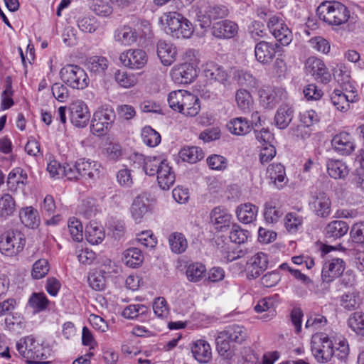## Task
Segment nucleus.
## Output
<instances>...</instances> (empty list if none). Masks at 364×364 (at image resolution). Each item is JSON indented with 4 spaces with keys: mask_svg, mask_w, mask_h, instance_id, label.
I'll list each match as a JSON object with an SVG mask.
<instances>
[{
    "mask_svg": "<svg viewBox=\"0 0 364 364\" xmlns=\"http://www.w3.org/2000/svg\"><path fill=\"white\" fill-rule=\"evenodd\" d=\"M311 351L319 363H327L333 357L345 361L350 353L347 339L341 335L329 336L325 333H316L311 339Z\"/></svg>",
    "mask_w": 364,
    "mask_h": 364,
    "instance_id": "f257e3e1",
    "label": "nucleus"
},
{
    "mask_svg": "<svg viewBox=\"0 0 364 364\" xmlns=\"http://www.w3.org/2000/svg\"><path fill=\"white\" fill-rule=\"evenodd\" d=\"M320 20L331 26H341L347 23L350 11L347 6L339 1H323L316 10Z\"/></svg>",
    "mask_w": 364,
    "mask_h": 364,
    "instance_id": "f03ea898",
    "label": "nucleus"
},
{
    "mask_svg": "<svg viewBox=\"0 0 364 364\" xmlns=\"http://www.w3.org/2000/svg\"><path fill=\"white\" fill-rule=\"evenodd\" d=\"M165 23V31L173 38H189L194 32L192 23L178 12H168L161 18Z\"/></svg>",
    "mask_w": 364,
    "mask_h": 364,
    "instance_id": "7ed1b4c3",
    "label": "nucleus"
},
{
    "mask_svg": "<svg viewBox=\"0 0 364 364\" xmlns=\"http://www.w3.org/2000/svg\"><path fill=\"white\" fill-rule=\"evenodd\" d=\"M60 76L62 81L73 89L83 90L90 82L85 70L77 65H65L60 69Z\"/></svg>",
    "mask_w": 364,
    "mask_h": 364,
    "instance_id": "20e7f679",
    "label": "nucleus"
},
{
    "mask_svg": "<svg viewBox=\"0 0 364 364\" xmlns=\"http://www.w3.org/2000/svg\"><path fill=\"white\" fill-rule=\"evenodd\" d=\"M23 235L17 230H9L0 236V252L6 256H14L25 246Z\"/></svg>",
    "mask_w": 364,
    "mask_h": 364,
    "instance_id": "39448f33",
    "label": "nucleus"
},
{
    "mask_svg": "<svg viewBox=\"0 0 364 364\" xmlns=\"http://www.w3.org/2000/svg\"><path fill=\"white\" fill-rule=\"evenodd\" d=\"M115 118L113 109L110 107L100 108L93 115L90 129L94 134L104 135L111 127Z\"/></svg>",
    "mask_w": 364,
    "mask_h": 364,
    "instance_id": "423d86ee",
    "label": "nucleus"
},
{
    "mask_svg": "<svg viewBox=\"0 0 364 364\" xmlns=\"http://www.w3.org/2000/svg\"><path fill=\"white\" fill-rule=\"evenodd\" d=\"M305 72L316 81L327 84L331 80V75L322 60L311 56L305 61Z\"/></svg>",
    "mask_w": 364,
    "mask_h": 364,
    "instance_id": "0eeeda50",
    "label": "nucleus"
},
{
    "mask_svg": "<svg viewBox=\"0 0 364 364\" xmlns=\"http://www.w3.org/2000/svg\"><path fill=\"white\" fill-rule=\"evenodd\" d=\"M190 61H192L191 58H190ZM197 75V66L193 62H186L175 65L171 71L172 80L178 84L191 83Z\"/></svg>",
    "mask_w": 364,
    "mask_h": 364,
    "instance_id": "6e6552de",
    "label": "nucleus"
},
{
    "mask_svg": "<svg viewBox=\"0 0 364 364\" xmlns=\"http://www.w3.org/2000/svg\"><path fill=\"white\" fill-rule=\"evenodd\" d=\"M70 122L75 127H85L90 118L87 105L82 100H76L68 107Z\"/></svg>",
    "mask_w": 364,
    "mask_h": 364,
    "instance_id": "1a4fd4ad",
    "label": "nucleus"
},
{
    "mask_svg": "<svg viewBox=\"0 0 364 364\" xmlns=\"http://www.w3.org/2000/svg\"><path fill=\"white\" fill-rule=\"evenodd\" d=\"M268 28L276 40L282 46H288L293 39L291 30L282 19L272 16L269 19Z\"/></svg>",
    "mask_w": 364,
    "mask_h": 364,
    "instance_id": "9d476101",
    "label": "nucleus"
},
{
    "mask_svg": "<svg viewBox=\"0 0 364 364\" xmlns=\"http://www.w3.org/2000/svg\"><path fill=\"white\" fill-rule=\"evenodd\" d=\"M345 268L346 262L343 259L338 257L326 259L322 267V280L326 283L333 282L343 274Z\"/></svg>",
    "mask_w": 364,
    "mask_h": 364,
    "instance_id": "9b49d317",
    "label": "nucleus"
},
{
    "mask_svg": "<svg viewBox=\"0 0 364 364\" xmlns=\"http://www.w3.org/2000/svg\"><path fill=\"white\" fill-rule=\"evenodd\" d=\"M119 60L126 67L140 69L147 63L148 57L141 49H129L120 55Z\"/></svg>",
    "mask_w": 364,
    "mask_h": 364,
    "instance_id": "f8f14e48",
    "label": "nucleus"
},
{
    "mask_svg": "<svg viewBox=\"0 0 364 364\" xmlns=\"http://www.w3.org/2000/svg\"><path fill=\"white\" fill-rule=\"evenodd\" d=\"M203 73L205 79L212 83L218 82L225 86L230 84V75L222 66L213 63H207Z\"/></svg>",
    "mask_w": 364,
    "mask_h": 364,
    "instance_id": "ddd939ff",
    "label": "nucleus"
},
{
    "mask_svg": "<svg viewBox=\"0 0 364 364\" xmlns=\"http://www.w3.org/2000/svg\"><path fill=\"white\" fill-rule=\"evenodd\" d=\"M239 27L236 22L223 20L215 23L211 28L212 34L217 38L230 39L238 33Z\"/></svg>",
    "mask_w": 364,
    "mask_h": 364,
    "instance_id": "4468645a",
    "label": "nucleus"
},
{
    "mask_svg": "<svg viewBox=\"0 0 364 364\" xmlns=\"http://www.w3.org/2000/svg\"><path fill=\"white\" fill-rule=\"evenodd\" d=\"M286 92L279 87H267L259 92L260 103L267 109L274 108L279 102L286 97Z\"/></svg>",
    "mask_w": 364,
    "mask_h": 364,
    "instance_id": "2eb2a0df",
    "label": "nucleus"
},
{
    "mask_svg": "<svg viewBox=\"0 0 364 364\" xmlns=\"http://www.w3.org/2000/svg\"><path fill=\"white\" fill-rule=\"evenodd\" d=\"M333 149L339 154L348 156L355 150V142L352 136L345 132H340L331 140Z\"/></svg>",
    "mask_w": 364,
    "mask_h": 364,
    "instance_id": "dca6fc26",
    "label": "nucleus"
},
{
    "mask_svg": "<svg viewBox=\"0 0 364 364\" xmlns=\"http://www.w3.org/2000/svg\"><path fill=\"white\" fill-rule=\"evenodd\" d=\"M113 38L118 44L130 46L137 42L139 38V32L134 28L124 25L114 31Z\"/></svg>",
    "mask_w": 364,
    "mask_h": 364,
    "instance_id": "f3484780",
    "label": "nucleus"
},
{
    "mask_svg": "<svg viewBox=\"0 0 364 364\" xmlns=\"http://www.w3.org/2000/svg\"><path fill=\"white\" fill-rule=\"evenodd\" d=\"M268 257L264 252L253 255L247 263V275L248 278L258 277L268 267Z\"/></svg>",
    "mask_w": 364,
    "mask_h": 364,
    "instance_id": "a211bd4d",
    "label": "nucleus"
},
{
    "mask_svg": "<svg viewBox=\"0 0 364 364\" xmlns=\"http://www.w3.org/2000/svg\"><path fill=\"white\" fill-rule=\"evenodd\" d=\"M314 213L321 218H327L331 212V201L329 196L324 192H318L310 203Z\"/></svg>",
    "mask_w": 364,
    "mask_h": 364,
    "instance_id": "6ab92c4d",
    "label": "nucleus"
},
{
    "mask_svg": "<svg viewBox=\"0 0 364 364\" xmlns=\"http://www.w3.org/2000/svg\"><path fill=\"white\" fill-rule=\"evenodd\" d=\"M266 176L279 189L283 188L288 181L284 166L280 163L269 165Z\"/></svg>",
    "mask_w": 364,
    "mask_h": 364,
    "instance_id": "aec40b11",
    "label": "nucleus"
},
{
    "mask_svg": "<svg viewBox=\"0 0 364 364\" xmlns=\"http://www.w3.org/2000/svg\"><path fill=\"white\" fill-rule=\"evenodd\" d=\"M191 352L194 358L200 363H206L212 358L210 346L203 339H198L192 343Z\"/></svg>",
    "mask_w": 364,
    "mask_h": 364,
    "instance_id": "412c9836",
    "label": "nucleus"
},
{
    "mask_svg": "<svg viewBox=\"0 0 364 364\" xmlns=\"http://www.w3.org/2000/svg\"><path fill=\"white\" fill-rule=\"evenodd\" d=\"M356 100L357 97L353 92L349 95L338 89H335L331 95V101L333 105L336 109L343 112L349 109L350 102Z\"/></svg>",
    "mask_w": 364,
    "mask_h": 364,
    "instance_id": "4be33fe9",
    "label": "nucleus"
},
{
    "mask_svg": "<svg viewBox=\"0 0 364 364\" xmlns=\"http://www.w3.org/2000/svg\"><path fill=\"white\" fill-rule=\"evenodd\" d=\"M26 346L28 347L26 358L30 363L39 364L41 360L46 358V355L42 352L43 350L42 346L32 336L26 337Z\"/></svg>",
    "mask_w": 364,
    "mask_h": 364,
    "instance_id": "5701e85b",
    "label": "nucleus"
},
{
    "mask_svg": "<svg viewBox=\"0 0 364 364\" xmlns=\"http://www.w3.org/2000/svg\"><path fill=\"white\" fill-rule=\"evenodd\" d=\"M276 54V44L266 41H260L255 48V58L261 63H270Z\"/></svg>",
    "mask_w": 364,
    "mask_h": 364,
    "instance_id": "b1692460",
    "label": "nucleus"
},
{
    "mask_svg": "<svg viewBox=\"0 0 364 364\" xmlns=\"http://www.w3.org/2000/svg\"><path fill=\"white\" fill-rule=\"evenodd\" d=\"M157 55L165 66L171 65L176 58V48L171 43L159 41L157 43Z\"/></svg>",
    "mask_w": 364,
    "mask_h": 364,
    "instance_id": "393cba45",
    "label": "nucleus"
},
{
    "mask_svg": "<svg viewBox=\"0 0 364 364\" xmlns=\"http://www.w3.org/2000/svg\"><path fill=\"white\" fill-rule=\"evenodd\" d=\"M211 223L215 226V228L220 231H223L225 228L229 227L231 223L232 215L223 207L218 206L213 209L210 213Z\"/></svg>",
    "mask_w": 364,
    "mask_h": 364,
    "instance_id": "a878e982",
    "label": "nucleus"
},
{
    "mask_svg": "<svg viewBox=\"0 0 364 364\" xmlns=\"http://www.w3.org/2000/svg\"><path fill=\"white\" fill-rule=\"evenodd\" d=\"M216 349L224 359L230 360L235 357V346L223 331L218 333L216 338Z\"/></svg>",
    "mask_w": 364,
    "mask_h": 364,
    "instance_id": "bb28decb",
    "label": "nucleus"
},
{
    "mask_svg": "<svg viewBox=\"0 0 364 364\" xmlns=\"http://www.w3.org/2000/svg\"><path fill=\"white\" fill-rule=\"evenodd\" d=\"M77 167L82 177L95 179L100 176L101 166L96 161L80 159L77 161Z\"/></svg>",
    "mask_w": 364,
    "mask_h": 364,
    "instance_id": "cd10ccee",
    "label": "nucleus"
},
{
    "mask_svg": "<svg viewBox=\"0 0 364 364\" xmlns=\"http://www.w3.org/2000/svg\"><path fill=\"white\" fill-rule=\"evenodd\" d=\"M27 174L20 167L12 169L7 177V186L11 191H16L18 188H23L27 183Z\"/></svg>",
    "mask_w": 364,
    "mask_h": 364,
    "instance_id": "c85d7f7f",
    "label": "nucleus"
},
{
    "mask_svg": "<svg viewBox=\"0 0 364 364\" xmlns=\"http://www.w3.org/2000/svg\"><path fill=\"white\" fill-rule=\"evenodd\" d=\"M348 230L349 226L346 222L333 220L325 228V236L329 239L336 240L346 235Z\"/></svg>",
    "mask_w": 364,
    "mask_h": 364,
    "instance_id": "c756f323",
    "label": "nucleus"
},
{
    "mask_svg": "<svg viewBox=\"0 0 364 364\" xmlns=\"http://www.w3.org/2000/svg\"><path fill=\"white\" fill-rule=\"evenodd\" d=\"M156 176L158 184L163 190H168L175 182V173L167 161L161 166Z\"/></svg>",
    "mask_w": 364,
    "mask_h": 364,
    "instance_id": "7c9ffc66",
    "label": "nucleus"
},
{
    "mask_svg": "<svg viewBox=\"0 0 364 364\" xmlns=\"http://www.w3.org/2000/svg\"><path fill=\"white\" fill-rule=\"evenodd\" d=\"M258 208L250 203L240 205L236 209L238 220L244 224H249L256 220Z\"/></svg>",
    "mask_w": 364,
    "mask_h": 364,
    "instance_id": "2f4dec72",
    "label": "nucleus"
},
{
    "mask_svg": "<svg viewBox=\"0 0 364 364\" xmlns=\"http://www.w3.org/2000/svg\"><path fill=\"white\" fill-rule=\"evenodd\" d=\"M227 128L232 134L237 136H244L252 129L250 122L242 117L230 119L227 124Z\"/></svg>",
    "mask_w": 364,
    "mask_h": 364,
    "instance_id": "473e14b6",
    "label": "nucleus"
},
{
    "mask_svg": "<svg viewBox=\"0 0 364 364\" xmlns=\"http://www.w3.org/2000/svg\"><path fill=\"white\" fill-rule=\"evenodd\" d=\"M294 117V109L289 105H282L277 109L274 122L276 126L279 129L287 128L291 122Z\"/></svg>",
    "mask_w": 364,
    "mask_h": 364,
    "instance_id": "72a5a7b5",
    "label": "nucleus"
},
{
    "mask_svg": "<svg viewBox=\"0 0 364 364\" xmlns=\"http://www.w3.org/2000/svg\"><path fill=\"white\" fill-rule=\"evenodd\" d=\"M19 218L21 223L30 228H36L40 224L38 210L32 206L21 208L19 211Z\"/></svg>",
    "mask_w": 364,
    "mask_h": 364,
    "instance_id": "f704fd0d",
    "label": "nucleus"
},
{
    "mask_svg": "<svg viewBox=\"0 0 364 364\" xmlns=\"http://www.w3.org/2000/svg\"><path fill=\"white\" fill-rule=\"evenodd\" d=\"M85 234L87 241L92 245L101 243L105 237L103 228L95 222H90L87 225Z\"/></svg>",
    "mask_w": 364,
    "mask_h": 364,
    "instance_id": "c9c22d12",
    "label": "nucleus"
},
{
    "mask_svg": "<svg viewBox=\"0 0 364 364\" xmlns=\"http://www.w3.org/2000/svg\"><path fill=\"white\" fill-rule=\"evenodd\" d=\"M235 101L237 107L244 113L250 112L254 105V100L251 93L245 89H240L235 93Z\"/></svg>",
    "mask_w": 364,
    "mask_h": 364,
    "instance_id": "e433bc0d",
    "label": "nucleus"
},
{
    "mask_svg": "<svg viewBox=\"0 0 364 364\" xmlns=\"http://www.w3.org/2000/svg\"><path fill=\"white\" fill-rule=\"evenodd\" d=\"M200 110V104L199 98L191 92L178 112L187 117H195L199 113Z\"/></svg>",
    "mask_w": 364,
    "mask_h": 364,
    "instance_id": "4c0bfd02",
    "label": "nucleus"
},
{
    "mask_svg": "<svg viewBox=\"0 0 364 364\" xmlns=\"http://www.w3.org/2000/svg\"><path fill=\"white\" fill-rule=\"evenodd\" d=\"M327 170L329 176L336 179L343 178L349 173L346 164L341 160H329L327 162Z\"/></svg>",
    "mask_w": 364,
    "mask_h": 364,
    "instance_id": "58836bf2",
    "label": "nucleus"
},
{
    "mask_svg": "<svg viewBox=\"0 0 364 364\" xmlns=\"http://www.w3.org/2000/svg\"><path fill=\"white\" fill-rule=\"evenodd\" d=\"M207 20H201L200 16L198 14L199 21H203L204 23H210V19L223 18L228 16L229 10L224 5H209L205 9Z\"/></svg>",
    "mask_w": 364,
    "mask_h": 364,
    "instance_id": "ea45409f",
    "label": "nucleus"
},
{
    "mask_svg": "<svg viewBox=\"0 0 364 364\" xmlns=\"http://www.w3.org/2000/svg\"><path fill=\"white\" fill-rule=\"evenodd\" d=\"M179 157L183 161L195 164L203 159L204 153L199 147L186 146L181 149L179 151Z\"/></svg>",
    "mask_w": 364,
    "mask_h": 364,
    "instance_id": "a19ab883",
    "label": "nucleus"
},
{
    "mask_svg": "<svg viewBox=\"0 0 364 364\" xmlns=\"http://www.w3.org/2000/svg\"><path fill=\"white\" fill-rule=\"evenodd\" d=\"M223 332L233 343H241L247 337V330L243 326L239 325L229 326Z\"/></svg>",
    "mask_w": 364,
    "mask_h": 364,
    "instance_id": "79ce46f5",
    "label": "nucleus"
},
{
    "mask_svg": "<svg viewBox=\"0 0 364 364\" xmlns=\"http://www.w3.org/2000/svg\"><path fill=\"white\" fill-rule=\"evenodd\" d=\"M304 218L296 212L288 213L284 218V223L287 230L290 233H296L302 228Z\"/></svg>",
    "mask_w": 364,
    "mask_h": 364,
    "instance_id": "37998d69",
    "label": "nucleus"
},
{
    "mask_svg": "<svg viewBox=\"0 0 364 364\" xmlns=\"http://www.w3.org/2000/svg\"><path fill=\"white\" fill-rule=\"evenodd\" d=\"M168 243L171 251L176 254L184 252L188 247L186 237L181 232H173L168 237Z\"/></svg>",
    "mask_w": 364,
    "mask_h": 364,
    "instance_id": "c03bdc74",
    "label": "nucleus"
},
{
    "mask_svg": "<svg viewBox=\"0 0 364 364\" xmlns=\"http://www.w3.org/2000/svg\"><path fill=\"white\" fill-rule=\"evenodd\" d=\"M16 210V201L9 193L0 197V218L6 219L12 215Z\"/></svg>",
    "mask_w": 364,
    "mask_h": 364,
    "instance_id": "a18cd8bd",
    "label": "nucleus"
},
{
    "mask_svg": "<svg viewBox=\"0 0 364 364\" xmlns=\"http://www.w3.org/2000/svg\"><path fill=\"white\" fill-rule=\"evenodd\" d=\"M123 259L127 266L135 268L142 264L144 255L139 249L131 247L124 251Z\"/></svg>",
    "mask_w": 364,
    "mask_h": 364,
    "instance_id": "49530a36",
    "label": "nucleus"
},
{
    "mask_svg": "<svg viewBox=\"0 0 364 364\" xmlns=\"http://www.w3.org/2000/svg\"><path fill=\"white\" fill-rule=\"evenodd\" d=\"M190 93V92L184 90H178L171 92L168 96V102L169 107L173 110L178 112Z\"/></svg>",
    "mask_w": 364,
    "mask_h": 364,
    "instance_id": "de8ad7c7",
    "label": "nucleus"
},
{
    "mask_svg": "<svg viewBox=\"0 0 364 364\" xmlns=\"http://www.w3.org/2000/svg\"><path fill=\"white\" fill-rule=\"evenodd\" d=\"M362 297L356 291H348L344 294L341 299V306L347 310H353L360 306L362 303Z\"/></svg>",
    "mask_w": 364,
    "mask_h": 364,
    "instance_id": "09e8293b",
    "label": "nucleus"
},
{
    "mask_svg": "<svg viewBox=\"0 0 364 364\" xmlns=\"http://www.w3.org/2000/svg\"><path fill=\"white\" fill-rule=\"evenodd\" d=\"M149 206L143 198L136 197L131 206V214L136 223H140L144 215L148 212Z\"/></svg>",
    "mask_w": 364,
    "mask_h": 364,
    "instance_id": "8fccbe9b",
    "label": "nucleus"
},
{
    "mask_svg": "<svg viewBox=\"0 0 364 364\" xmlns=\"http://www.w3.org/2000/svg\"><path fill=\"white\" fill-rule=\"evenodd\" d=\"M348 326L357 335L364 336V313L354 312L347 321Z\"/></svg>",
    "mask_w": 364,
    "mask_h": 364,
    "instance_id": "3c124183",
    "label": "nucleus"
},
{
    "mask_svg": "<svg viewBox=\"0 0 364 364\" xmlns=\"http://www.w3.org/2000/svg\"><path fill=\"white\" fill-rule=\"evenodd\" d=\"M86 66L90 72L102 74L108 68V60L102 56H92L87 59Z\"/></svg>",
    "mask_w": 364,
    "mask_h": 364,
    "instance_id": "603ef678",
    "label": "nucleus"
},
{
    "mask_svg": "<svg viewBox=\"0 0 364 364\" xmlns=\"http://www.w3.org/2000/svg\"><path fill=\"white\" fill-rule=\"evenodd\" d=\"M206 272L205 265L200 262L189 264L186 269L188 279L192 282H197L202 279Z\"/></svg>",
    "mask_w": 364,
    "mask_h": 364,
    "instance_id": "864d4df0",
    "label": "nucleus"
},
{
    "mask_svg": "<svg viewBox=\"0 0 364 364\" xmlns=\"http://www.w3.org/2000/svg\"><path fill=\"white\" fill-rule=\"evenodd\" d=\"M255 310L257 313H262L264 311L268 312L261 317V318L264 321L271 319L275 316V310L273 307V302L270 298H264L259 300L257 304L255 306Z\"/></svg>",
    "mask_w": 364,
    "mask_h": 364,
    "instance_id": "5fc2aeb1",
    "label": "nucleus"
},
{
    "mask_svg": "<svg viewBox=\"0 0 364 364\" xmlns=\"http://www.w3.org/2000/svg\"><path fill=\"white\" fill-rule=\"evenodd\" d=\"M167 161L159 156H147L144 171L146 175L154 176L157 174L161 166Z\"/></svg>",
    "mask_w": 364,
    "mask_h": 364,
    "instance_id": "6e6d98bb",
    "label": "nucleus"
},
{
    "mask_svg": "<svg viewBox=\"0 0 364 364\" xmlns=\"http://www.w3.org/2000/svg\"><path fill=\"white\" fill-rule=\"evenodd\" d=\"M114 79L117 83L124 88L133 87L137 82V77L135 75L120 70H117L114 73Z\"/></svg>",
    "mask_w": 364,
    "mask_h": 364,
    "instance_id": "4d7b16f0",
    "label": "nucleus"
},
{
    "mask_svg": "<svg viewBox=\"0 0 364 364\" xmlns=\"http://www.w3.org/2000/svg\"><path fill=\"white\" fill-rule=\"evenodd\" d=\"M143 142L149 146L154 147L161 142V135L151 127H145L141 130Z\"/></svg>",
    "mask_w": 364,
    "mask_h": 364,
    "instance_id": "13d9d810",
    "label": "nucleus"
},
{
    "mask_svg": "<svg viewBox=\"0 0 364 364\" xmlns=\"http://www.w3.org/2000/svg\"><path fill=\"white\" fill-rule=\"evenodd\" d=\"M327 324L326 318L318 314H311L307 319L305 328L314 332L323 329Z\"/></svg>",
    "mask_w": 364,
    "mask_h": 364,
    "instance_id": "bf43d9fd",
    "label": "nucleus"
},
{
    "mask_svg": "<svg viewBox=\"0 0 364 364\" xmlns=\"http://www.w3.org/2000/svg\"><path fill=\"white\" fill-rule=\"evenodd\" d=\"M281 216L280 211L276 208V202L271 200L264 203V217L267 223H277Z\"/></svg>",
    "mask_w": 364,
    "mask_h": 364,
    "instance_id": "052dcab7",
    "label": "nucleus"
},
{
    "mask_svg": "<svg viewBox=\"0 0 364 364\" xmlns=\"http://www.w3.org/2000/svg\"><path fill=\"white\" fill-rule=\"evenodd\" d=\"M48 303L49 301L43 293H33L28 300L29 306L37 312L46 309Z\"/></svg>",
    "mask_w": 364,
    "mask_h": 364,
    "instance_id": "680f3d73",
    "label": "nucleus"
},
{
    "mask_svg": "<svg viewBox=\"0 0 364 364\" xmlns=\"http://www.w3.org/2000/svg\"><path fill=\"white\" fill-rule=\"evenodd\" d=\"M149 308L143 304H131L127 306L122 311V316L124 318L134 319L139 316L146 314Z\"/></svg>",
    "mask_w": 364,
    "mask_h": 364,
    "instance_id": "e2e57ef3",
    "label": "nucleus"
},
{
    "mask_svg": "<svg viewBox=\"0 0 364 364\" xmlns=\"http://www.w3.org/2000/svg\"><path fill=\"white\" fill-rule=\"evenodd\" d=\"M68 228L73 240L77 242L82 240L83 228L81 222L75 218H71L68 222Z\"/></svg>",
    "mask_w": 364,
    "mask_h": 364,
    "instance_id": "0e129e2a",
    "label": "nucleus"
},
{
    "mask_svg": "<svg viewBox=\"0 0 364 364\" xmlns=\"http://www.w3.org/2000/svg\"><path fill=\"white\" fill-rule=\"evenodd\" d=\"M249 237L247 230L242 229L239 225H232L230 232V240L235 244L245 243Z\"/></svg>",
    "mask_w": 364,
    "mask_h": 364,
    "instance_id": "69168bd1",
    "label": "nucleus"
},
{
    "mask_svg": "<svg viewBox=\"0 0 364 364\" xmlns=\"http://www.w3.org/2000/svg\"><path fill=\"white\" fill-rule=\"evenodd\" d=\"M50 266L46 259H40L33 265L31 275L35 279L43 278L49 272Z\"/></svg>",
    "mask_w": 364,
    "mask_h": 364,
    "instance_id": "338daca9",
    "label": "nucleus"
},
{
    "mask_svg": "<svg viewBox=\"0 0 364 364\" xmlns=\"http://www.w3.org/2000/svg\"><path fill=\"white\" fill-rule=\"evenodd\" d=\"M350 236L353 242L364 244V221L357 222L351 226Z\"/></svg>",
    "mask_w": 364,
    "mask_h": 364,
    "instance_id": "774afa93",
    "label": "nucleus"
}]
</instances>
